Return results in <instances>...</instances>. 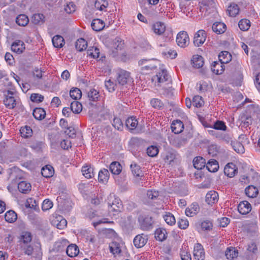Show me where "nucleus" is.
Listing matches in <instances>:
<instances>
[{
  "label": "nucleus",
  "mask_w": 260,
  "mask_h": 260,
  "mask_svg": "<svg viewBox=\"0 0 260 260\" xmlns=\"http://www.w3.org/2000/svg\"><path fill=\"white\" fill-rule=\"evenodd\" d=\"M150 104L153 108L157 109H161L164 106L163 102L158 98L152 99Z\"/></svg>",
  "instance_id": "54"
},
{
  "label": "nucleus",
  "mask_w": 260,
  "mask_h": 260,
  "mask_svg": "<svg viewBox=\"0 0 260 260\" xmlns=\"http://www.w3.org/2000/svg\"><path fill=\"white\" fill-rule=\"evenodd\" d=\"M95 106L97 108V113L101 115H105L108 113V109L105 106L103 103H99L98 105L96 104Z\"/></svg>",
  "instance_id": "56"
},
{
  "label": "nucleus",
  "mask_w": 260,
  "mask_h": 260,
  "mask_svg": "<svg viewBox=\"0 0 260 260\" xmlns=\"http://www.w3.org/2000/svg\"><path fill=\"white\" fill-rule=\"evenodd\" d=\"M192 66L197 69L202 68L204 64L203 57L199 55H194L191 60Z\"/></svg>",
  "instance_id": "20"
},
{
  "label": "nucleus",
  "mask_w": 260,
  "mask_h": 260,
  "mask_svg": "<svg viewBox=\"0 0 260 260\" xmlns=\"http://www.w3.org/2000/svg\"><path fill=\"white\" fill-rule=\"evenodd\" d=\"M152 60L142 59L139 61V64L142 66V70H153L156 68V66L152 63Z\"/></svg>",
  "instance_id": "24"
},
{
  "label": "nucleus",
  "mask_w": 260,
  "mask_h": 260,
  "mask_svg": "<svg viewBox=\"0 0 260 260\" xmlns=\"http://www.w3.org/2000/svg\"><path fill=\"white\" fill-rule=\"evenodd\" d=\"M5 218L6 221L10 223H13L15 222L17 218V214L12 210L7 211L5 215Z\"/></svg>",
  "instance_id": "40"
},
{
  "label": "nucleus",
  "mask_w": 260,
  "mask_h": 260,
  "mask_svg": "<svg viewBox=\"0 0 260 260\" xmlns=\"http://www.w3.org/2000/svg\"><path fill=\"white\" fill-rule=\"evenodd\" d=\"M52 42L54 47L60 48L64 44V39L60 35H56L52 39Z\"/></svg>",
  "instance_id": "32"
},
{
  "label": "nucleus",
  "mask_w": 260,
  "mask_h": 260,
  "mask_svg": "<svg viewBox=\"0 0 260 260\" xmlns=\"http://www.w3.org/2000/svg\"><path fill=\"white\" fill-rule=\"evenodd\" d=\"M33 116L37 120H42L46 116V112L42 108H35L32 113Z\"/></svg>",
  "instance_id": "34"
},
{
  "label": "nucleus",
  "mask_w": 260,
  "mask_h": 260,
  "mask_svg": "<svg viewBox=\"0 0 260 260\" xmlns=\"http://www.w3.org/2000/svg\"><path fill=\"white\" fill-rule=\"evenodd\" d=\"M168 233L166 229L159 228L157 229L155 231V238L156 240L162 241L167 239Z\"/></svg>",
  "instance_id": "23"
},
{
  "label": "nucleus",
  "mask_w": 260,
  "mask_h": 260,
  "mask_svg": "<svg viewBox=\"0 0 260 260\" xmlns=\"http://www.w3.org/2000/svg\"><path fill=\"white\" fill-rule=\"evenodd\" d=\"M232 146L234 150L238 153H243L245 148L243 145L240 142H232Z\"/></svg>",
  "instance_id": "53"
},
{
  "label": "nucleus",
  "mask_w": 260,
  "mask_h": 260,
  "mask_svg": "<svg viewBox=\"0 0 260 260\" xmlns=\"http://www.w3.org/2000/svg\"><path fill=\"white\" fill-rule=\"evenodd\" d=\"M87 54L93 58H98L100 57V49L95 46L90 47L87 51Z\"/></svg>",
  "instance_id": "41"
},
{
  "label": "nucleus",
  "mask_w": 260,
  "mask_h": 260,
  "mask_svg": "<svg viewBox=\"0 0 260 260\" xmlns=\"http://www.w3.org/2000/svg\"><path fill=\"white\" fill-rule=\"evenodd\" d=\"M132 172L134 176L137 177H142L143 173L139 166L135 162H133L131 165Z\"/></svg>",
  "instance_id": "46"
},
{
  "label": "nucleus",
  "mask_w": 260,
  "mask_h": 260,
  "mask_svg": "<svg viewBox=\"0 0 260 260\" xmlns=\"http://www.w3.org/2000/svg\"><path fill=\"white\" fill-rule=\"evenodd\" d=\"M258 192L257 188L252 185L248 186L245 188V193L249 198L256 197Z\"/></svg>",
  "instance_id": "39"
},
{
  "label": "nucleus",
  "mask_w": 260,
  "mask_h": 260,
  "mask_svg": "<svg viewBox=\"0 0 260 260\" xmlns=\"http://www.w3.org/2000/svg\"><path fill=\"white\" fill-rule=\"evenodd\" d=\"M197 87L201 92H205L211 89V85L209 82L201 81L197 84Z\"/></svg>",
  "instance_id": "42"
},
{
  "label": "nucleus",
  "mask_w": 260,
  "mask_h": 260,
  "mask_svg": "<svg viewBox=\"0 0 260 260\" xmlns=\"http://www.w3.org/2000/svg\"><path fill=\"white\" fill-rule=\"evenodd\" d=\"M169 141L172 145L177 148L184 146L187 143V139L184 137L171 136L169 137Z\"/></svg>",
  "instance_id": "5"
},
{
  "label": "nucleus",
  "mask_w": 260,
  "mask_h": 260,
  "mask_svg": "<svg viewBox=\"0 0 260 260\" xmlns=\"http://www.w3.org/2000/svg\"><path fill=\"white\" fill-rule=\"evenodd\" d=\"M108 6V3L106 0H96L94 7L97 10L105 11Z\"/></svg>",
  "instance_id": "52"
},
{
  "label": "nucleus",
  "mask_w": 260,
  "mask_h": 260,
  "mask_svg": "<svg viewBox=\"0 0 260 260\" xmlns=\"http://www.w3.org/2000/svg\"><path fill=\"white\" fill-rule=\"evenodd\" d=\"M200 210L198 204L196 203H192L185 210V214L189 217H193L196 215Z\"/></svg>",
  "instance_id": "17"
},
{
  "label": "nucleus",
  "mask_w": 260,
  "mask_h": 260,
  "mask_svg": "<svg viewBox=\"0 0 260 260\" xmlns=\"http://www.w3.org/2000/svg\"><path fill=\"white\" fill-rule=\"evenodd\" d=\"M20 132L21 136L24 138L31 137L32 134V131L31 128L28 126L22 127L20 130Z\"/></svg>",
  "instance_id": "50"
},
{
  "label": "nucleus",
  "mask_w": 260,
  "mask_h": 260,
  "mask_svg": "<svg viewBox=\"0 0 260 260\" xmlns=\"http://www.w3.org/2000/svg\"><path fill=\"white\" fill-rule=\"evenodd\" d=\"M91 26L93 30L99 31L102 30L105 27L104 22L100 19H95L92 20Z\"/></svg>",
  "instance_id": "27"
},
{
  "label": "nucleus",
  "mask_w": 260,
  "mask_h": 260,
  "mask_svg": "<svg viewBox=\"0 0 260 260\" xmlns=\"http://www.w3.org/2000/svg\"><path fill=\"white\" fill-rule=\"evenodd\" d=\"M105 85L109 92L114 91L116 86V84L110 79L105 81Z\"/></svg>",
  "instance_id": "64"
},
{
  "label": "nucleus",
  "mask_w": 260,
  "mask_h": 260,
  "mask_svg": "<svg viewBox=\"0 0 260 260\" xmlns=\"http://www.w3.org/2000/svg\"><path fill=\"white\" fill-rule=\"evenodd\" d=\"M8 88L3 91V103L9 109H14L19 100L17 92L11 82H8Z\"/></svg>",
  "instance_id": "1"
},
{
  "label": "nucleus",
  "mask_w": 260,
  "mask_h": 260,
  "mask_svg": "<svg viewBox=\"0 0 260 260\" xmlns=\"http://www.w3.org/2000/svg\"><path fill=\"white\" fill-rule=\"evenodd\" d=\"M108 209L109 212H118L122 209V204L120 200L115 196L114 193H110L107 198Z\"/></svg>",
  "instance_id": "2"
},
{
  "label": "nucleus",
  "mask_w": 260,
  "mask_h": 260,
  "mask_svg": "<svg viewBox=\"0 0 260 260\" xmlns=\"http://www.w3.org/2000/svg\"><path fill=\"white\" fill-rule=\"evenodd\" d=\"M41 173L44 177L49 178L53 175L54 170L51 166L46 165L42 168L41 170Z\"/></svg>",
  "instance_id": "30"
},
{
  "label": "nucleus",
  "mask_w": 260,
  "mask_h": 260,
  "mask_svg": "<svg viewBox=\"0 0 260 260\" xmlns=\"http://www.w3.org/2000/svg\"><path fill=\"white\" fill-rule=\"evenodd\" d=\"M79 252V248L75 244H71L69 245L66 249L67 254L68 256L71 257L77 256Z\"/></svg>",
  "instance_id": "25"
},
{
  "label": "nucleus",
  "mask_w": 260,
  "mask_h": 260,
  "mask_svg": "<svg viewBox=\"0 0 260 260\" xmlns=\"http://www.w3.org/2000/svg\"><path fill=\"white\" fill-rule=\"evenodd\" d=\"M176 42L180 47L184 48L187 46L189 43V38L187 32L180 31L177 35Z\"/></svg>",
  "instance_id": "4"
},
{
  "label": "nucleus",
  "mask_w": 260,
  "mask_h": 260,
  "mask_svg": "<svg viewBox=\"0 0 260 260\" xmlns=\"http://www.w3.org/2000/svg\"><path fill=\"white\" fill-rule=\"evenodd\" d=\"M75 47L78 51L82 52L87 48V42L85 39L79 38L76 42Z\"/></svg>",
  "instance_id": "35"
},
{
  "label": "nucleus",
  "mask_w": 260,
  "mask_h": 260,
  "mask_svg": "<svg viewBox=\"0 0 260 260\" xmlns=\"http://www.w3.org/2000/svg\"><path fill=\"white\" fill-rule=\"evenodd\" d=\"M238 25L241 30H247L250 27V21L247 19H242L239 22Z\"/></svg>",
  "instance_id": "59"
},
{
  "label": "nucleus",
  "mask_w": 260,
  "mask_h": 260,
  "mask_svg": "<svg viewBox=\"0 0 260 260\" xmlns=\"http://www.w3.org/2000/svg\"><path fill=\"white\" fill-rule=\"evenodd\" d=\"M204 104L202 98L199 95H196L192 99V105L197 108L202 107Z\"/></svg>",
  "instance_id": "60"
},
{
  "label": "nucleus",
  "mask_w": 260,
  "mask_h": 260,
  "mask_svg": "<svg viewBox=\"0 0 260 260\" xmlns=\"http://www.w3.org/2000/svg\"><path fill=\"white\" fill-rule=\"evenodd\" d=\"M32 240V236L30 232H23L20 236V240L24 244H27L31 242Z\"/></svg>",
  "instance_id": "47"
},
{
  "label": "nucleus",
  "mask_w": 260,
  "mask_h": 260,
  "mask_svg": "<svg viewBox=\"0 0 260 260\" xmlns=\"http://www.w3.org/2000/svg\"><path fill=\"white\" fill-rule=\"evenodd\" d=\"M147 236L143 234L137 235L134 239L135 246L138 248L143 247L147 242Z\"/></svg>",
  "instance_id": "10"
},
{
  "label": "nucleus",
  "mask_w": 260,
  "mask_h": 260,
  "mask_svg": "<svg viewBox=\"0 0 260 260\" xmlns=\"http://www.w3.org/2000/svg\"><path fill=\"white\" fill-rule=\"evenodd\" d=\"M218 194L214 190H211L206 195V202L209 205H212L217 203L218 201Z\"/></svg>",
  "instance_id": "12"
},
{
  "label": "nucleus",
  "mask_w": 260,
  "mask_h": 260,
  "mask_svg": "<svg viewBox=\"0 0 260 260\" xmlns=\"http://www.w3.org/2000/svg\"><path fill=\"white\" fill-rule=\"evenodd\" d=\"M112 125L117 130H122L123 128V123L121 119L119 118L115 117L113 119Z\"/></svg>",
  "instance_id": "63"
},
{
  "label": "nucleus",
  "mask_w": 260,
  "mask_h": 260,
  "mask_svg": "<svg viewBox=\"0 0 260 260\" xmlns=\"http://www.w3.org/2000/svg\"><path fill=\"white\" fill-rule=\"evenodd\" d=\"M206 39V33L204 30H198L194 35L193 43L195 46L199 47L205 42Z\"/></svg>",
  "instance_id": "8"
},
{
  "label": "nucleus",
  "mask_w": 260,
  "mask_h": 260,
  "mask_svg": "<svg viewBox=\"0 0 260 260\" xmlns=\"http://www.w3.org/2000/svg\"><path fill=\"white\" fill-rule=\"evenodd\" d=\"M206 168L209 171L215 172L219 168L218 162L215 159H211L207 163Z\"/></svg>",
  "instance_id": "33"
},
{
  "label": "nucleus",
  "mask_w": 260,
  "mask_h": 260,
  "mask_svg": "<svg viewBox=\"0 0 260 260\" xmlns=\"http://www.w3.org/2000/svg\"><path fill=\"white\" fill-rule=\"evenodd\" d=\"M152 29L155 34L161 35L166 30V25L164 23L157 22L152 25Z\"/></svg>",
  "instance_id": "21"
},
{
  "label": "nucleus",
  "mask_w": 260,
  "mask_h": 260,
  "mask_svg": "<svg viewBox=\"0 0 260 260\" xmlns=\"http://www.w3.org/2000/svg\"><path fill=\"white\" fill-rule=\"evenodd\" d=\"M163 218L166 222L170 225H174L176 223V219L174 216L170 212L167 213L164 215Z\"/></svg>",
  "instance_id": "51"
},
{
  "label": "nucleus",
  "mask_w": 260,
  "mask_h": 260,
  "mask_svg": "<svg viewBox=\"0 0 260 260\" xmlns=\"http://www.w3.org/2000/svg\"><path fill=\"white\" fill-rule=\"evenodd\" d=\"M70 95L73 99L76 100L81 98L82 92L79 88H75L70 90Z\"/></svg>",
  "instance_id": "57"
},
{
  "label": "nucleus",
  "mask_w": 260,
  "mask_h": 260,
  "mask_svg": "<svg viewBox=\"0 0 260 260\" xmlns=\"http://www.w3.org/2000/svg\"><path fill=\"white\" fill-rule=\"evenodd\" d=\"M12 50L17 54L22 53L25 49V45L23 41L16 40L11 46Z\"/></svg>",
  "instance_id": "14"
},
{
  "label": "nucleus",
  "mask_w": 260,
  "mask_h": 260,
  "mask_svg": "<svg viewBox=\"0 0 260 260\" xmlns=\"http://www.w3.org/2000/svg\"><path fill=\"white\" fill-rule=\"evenodd\" d=\"M225 255L229 259H232L238 256V251L234 247H230L227 248Z\"/></svg>",
  "instance_id": "45"
},
{
  "label": "nucleus",
  "mask_w": 260,
  "mask_h": 260,
  "mask_svg": "<svg viewBox=\"0 0 260 260\" xmlns=\"http://www.w3.org/2000/svg\"><path fill=\"white\" fill-rule=\"evenodd\" d=\"M162 54L165 57L170 59H174L177 55L176 51L171 49L167 50L165 51H163L162 52Z\"/></svg>",
  "instance_id": "61"
},
{
  "label": "nucleus",
  "mask_w": 260,
  "mask_h": 260,
  "mask_svg": "<svg viewBox=\"0 0 260 260\" xmlns=\"http://www.w3.org/2000/svg\"><path fill=\"white\" fill-rule=\"evenodd\" d=\"M70 108L73 113L78 114L82 111V105L79 102L74 101L71 103Z\"/></svg>",
  "instance_id": "48"
},
{
  "label": "nucleus",
  "mask_w": 260,
  "mask_h": 260,
  "mask_svg": "<svg viewBox=\"0 0 260 260\" xmlns=\"http://www.w3.org/2000/svg\"><path fill=\"white\" fill-rule=\"evenodd\" d=\"M45 17L42 14L37 13L33 15L32 21L35 24L42 23L44 21Z\"/></svg>",
  "instance_id": "58"
},
{
  "label": "nucleus",
  "mask_w": 260,
  "mask_h": 260,
  "mask_svg": "<svg viewBox=\"0 0 260 260\" xmlns=\"http://www.w3.org/2000/svg\"><path fill=\"white\" fill-rule=\"evenodd\" d=\"M224 63L221 62L220 60L219 61L213 62L211 65L212 72L217 75L221 74L224 70Z\"/></svg>",
  "instance_id": "16"
},
{
  "label": "nucleus",
  "mask_w": 260,
  "mask_h": 260,
  "mask_svg": "<svg viewBox=\"0 0 260 260\" xmlns=\"http://www.w3.org/2000/svg\"><path fill=\"white\" fill-rule=\"evenodd\" d=\"M238 210L240 214L246 215L251 210V204L246 201H242L238 205Z\"/></svg>",
  "instance_id": "11"
},
{
  "label": "nucleus",
  "mask_w": 260,
  "mask_h": 260,
  "mask_svg": "<svg viewBox=\"0 0 260 260\" xmlns=\"http://www.w3.org/2000/svg\"><path fill=\"white\" fill-rule=\"evenodd\" d=\"M87 97L91 105H94L92 102H96L99 98V92L94 89H90L87 93Z\"/></svg>",
  "instance_id": "28"
},
{
  "label": "nucleus",
  "mask_w": 260,
  "mask_h": 260,
  "mask_svg": "<svg viewBox=\"0 0 260 260\" xmlns=\"http://www.w3.org/2000/svg\"><path fill=\"white\" fill-rule=\"evenodd\" d=\"M194 167L198 170H201L205 166V160L202 157L197 156L193 160Z\"/></svg>",
  "instance_id": "36"
},
{
  "label": "nucleus",
  "mask_w": 260,
  "mask_h": 260,
  "mask_svg": "<svg viewBox=\"0 0 260 260\" xmlns=\"http://www.w3.org/2000/svg\"><path fill=\"white\" fill-rule=\"evenodd\" d=\"M110 174L106 169L101 170L99 172L98 180L100 183L106 184L109 179Z\"/></svg>",
  "instance_id": "19"
},
{
  "label": "nucleus",
  "mask_w": 260,
  "mask_h": 260,
  "mask_svg": "<svg viewBox=\"0 0 260 260\" xmlns=\"http://www.w3.org/2000/svg\"><path fill=\"white\" fill-rule=\"evenodd\" d=\"M228 12L231 16H236L239 12V9L238 5L235 3H232L228 7Z\"/></svg>",
  "instance_id": "49"
},
{
  "label": "nucleus",
  "mask_w": 260,
  "mask_h": 260,
  "mask_svg": "<svg viewBox=\"0 0 260 260\" xmlns=\"http://www.w3.org/2000/svg\"><path fill=\"white\" fill-rule=\"evenodd\" d=\"M83 175L86 178H91L94 176L93 169L90 166H85L82 168Z\"/></svg>",
  "instance_id": "38"
},
{
  "label": "nucleus",
  "mask_w": 260,
  "mask_h": 260,
  "mask_svg": "<svg viewBox=\"0 0 260 260\" xmlns=\"http://www.w3.org/2000/svg\"><path fill=\"white\" fill-rule=\"evenodd\" d=\"M18 190L23 193H27L31 189V185L25 181L20 182L18 184Z\"/></svg>",
  "instance_id": "31"
},
{
  "label": "nucleus",
  "mask_w": 260,
  "mask_h": 260,
  "mask_svg": "<svg viewBox=\"0 0 260 260\" xmlns=\"http://www.w3.org/2000/svg\"><path fill=\"white\" fill-rule=\"evenodd\" d=\"M169 75H168L167 70L163 69L159 72L155 76H153L152 78V81L155 83H158V85L161 83L168 80Z\"/></svg>",
  "instance_id": "6"
},
{
  "label": "nucleus",
  "mask_w": 260,
  "mask_h": 260,
  "mask_svg": "<svg viewBox=\"0 0 260 260\" xmlns=\"http://www.w3.org/2000/svg\"><path fill=\"white\" fill-rule=\"evenodd\" d=\"M113 47L118 51H121L124 47V41L120 38H116L113 41Z\"/></svg>",
  "instance_id": "44"
},
{
  "label": "nucleus",
  "mask_w": 260,
  "mask_h": 260,
  "mask_svg": "<svg viewBox=\"0 0 260 260\" xmlns=\"http://www.w3.org/2000/svg\"><path fill=\"white\" fill-rule=\"evenodd\" d=\"M212 30L218 34L223 33L226 30V25L220 22H215L212 25Z\"/></svg>",
  "instance_id": "26"
},
{
  "label": "nucleus",
  "mask_w": 260,
  "mask_h": 260,
  "mask_svg": "<svg viewBox=\"0 0 260 260\" xmlns=\"http://www.w3.org/2000/svg\"><path fill=\"white\" fill-rule=\"evenodd\" d=\"M218 58L221 62L228 63L231 60L232 55L228 51H222L218 55Z\"/></svg>",
  "instance_id": "37"
},
{
  "label": "nucleus",
  "mask_w": 260,
  "mask_h": 260,
  "mask_svg": "<svg viewBox=\"0 0 260 260\" xmlns=\"http://www.w3.org/2000/svg\"><path fill=\"white\" fill-rule=\"evenodd\" d=\"M117 80L121 85L126 84L131 80L130 73L125 70H119L117 73Z\"/></svg>",
  "instance_id": "7"
},
{
  "label": "nucleus",
  "mask_w": 260,
  "mask_h": 260,
  "mask_svg": "<svg viewBox=\"0 0 260 260\" xmlns=\"http://www.w3.org/2000/svg\"><path fill=\"white\" fill-rule=\"evenodd\" d=\"M224 172L225 175L231 178L237 173V168L234 164L229 163L225 166Z\"/></svg>",
  "instance_id": "13"
},
{
  "label": "nucleus",
  "mask_w": 260,
  "mask_h": 260,
  "mask_svg": "<svg viewBox=\"0 0 260 260\" xmlns=\"http://www.w3.org/2000/svg\"><path fill=\"white\" fill-rule=\"evenodd\" d=\"M140 228L143 231H150L153 228L154 220L149 215H141L138 218Z\"/></svg>",
  "instance_id": "3"
},
{
  "label": "nucleus",
  "mask_w": 260,
  "mask_h": 260,
  "mask_svg": "<svg viewBox=\"0 0 260 260\" xmlns=\"http://www.w3.org/2000/svg\"><path fill=\"white\" fill-rule=\"evenodd\" d=\"M171 129L172 132L175 134H179L183 131L184 129V124L181 121L177 120L173 121L172 123Z\"/></svg>",
  "instance_id": "22"
},
{
  "label": "nucleus",
  "mask_w": 260,
  "mask_h": 260,
  "mask_svg": "<svg viewBox=\"0 0 260 260\" xmlns=\"http://www.w3.org/2000/svg\"><path fill=\"white\" fill-rule=\"evenodd\" d=\"M110 250L113 254H120L121 249L120 244L117 242H112L110 245Z\"/></svg>",
  "instance_id": "55"
},
{
  "label": "nucleus",
  "mask_w": 260,
  "mask_h": 260,
  "mask_svg": "<svg viewBox=\"0 0 260 260\" xmlns=\"http://www.w3.org/2000/svg\"><path fill=\"white\" fill-rule=\"evenodd\" d=\"M29 22L27 16L24 14L18 15L16 19V22L19 26H24L26 25Z\"/></svg>",
  "instance_id": "43"
},
{
  "label": "nucleus",
  "mask_w": 260,
  "mask_h": 260,
  "mask_svg": "<svg viewBox=\"0 0 260 260\" xmlns=\"http://www.w3.org/2000/svg\"><path fill=\"white\" fill-rule=\"evenodd\" d=\"M158 149L155 146H151L148 147L147 149V154L151 157H154L156 156L158 153Z\"/></svg>",
  "instance_id": "62"
},
{
  "label": "nucleus",
  "mask_w": 260,
  "mask_h": 260,
  "mask_svg": "<svg viewBox=\"0 0 260 260\" xmlns=\"http://www.w3.org/2000/svg\"><path fill=\"white\" fill-rule=\"evenodd\" d=\"M193 256L196 260L205 259V253L203 247L201 244L197 243L194 245Z\"/></svg>",
  "instance_id": "9"
},
{
  "label": "nucleus",
  "mask_w": 260,
  "mask_h": 260,
  "mask_svg": "<svg viewBox=\"0 0 260 260\" xmlns=\"http://www.w3.org/2000/svg\"><path fill=\"white\" fill-rule=\"evenodd\" d=\"M138 124L137 119L134 116L128 117L125 121V126L131 132L135 131Z\"/></svg>",
  "instance_id": "15"
},
{
  "label": "nucleus",
  "mask_w": 260,
  "mask_h": 260,
  "mask_svg": "<svg viewBox=\"0 0 260 260\" xmlns=\"http://www.w3.org/2000/svg\"><path fill=\"white\" fill-rule=\"evenodd\" d=\"M109 169L113 175H118L121 172L122 167L119 162L113 161L110 165Z\"/></svg>",
  "instance_id": "29"
},
{
  "label": "nucleus",
  "mask_w": 260,
  "mask_h": 260,
  "mask_svg": "<svg viewBox=\"0 0 260 260\" xmlns=\"http://www.w3.org/2000/svg\"><path fill=\"white\" fill-rule=\"evenodd\" d=\"M216 4L214 0H203L201 3V9L203 11H208L215 8Z\"/></svg>",
  "instance_id": "18"
}]
</instances>
